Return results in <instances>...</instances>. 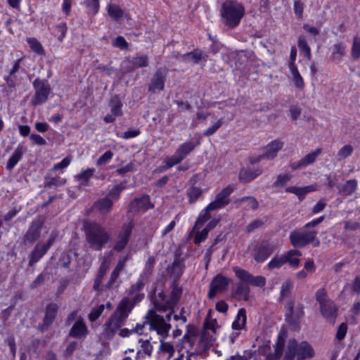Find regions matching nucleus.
Segmentation results:
<instances>
[{
	"label": "nucleus",
	"instance_id": "1",
	"mask_svg": "<svg viewBox=\"0 0 360 360\" xmlns=\"http://www.w3.org/2000/svg\"><path fill=\"white\" fill-rule=\"evenodd\" d=\"M83 229L89 247L94 250H102L105 245L111 240V236L105 228L96 221L90 220L84 221L83 223Z\"/></svg>",
	"mask_w": 360,
	"mask_h": 360
},
{
	"label": "nucleus",
	"instance_id": "2",
	"mask_svg": "<svg viewBox=\"0 0 360 360\" xmlns=\"http://www.w3.org/2000/svg\"><path fill=\"white\" fill-rule=\"evenodd\" d=\"M245 15L243 6L233 0L225 1L220 8L221 21L229 29L237 27Z\"/></svg>",
	"mask_w": 360,
	"mask_h": 360
},
{
	"label": "nucleus",
	"instance_id": "3",
	"mask_svg": "<svg viewBox=\"0 0 360 360\" xmlns=\"http://www.w3.org/2000/svg\"><path fill=\"white\" fill-rule=\"evenodd\" d=\"M315 356V350L309 342L303 340L299 342L295 338H290L282 360H307Z\"/></svg>",
	"mask_w": 360,
	"mask_h": 360
},
{
	"label": "nucleus",
	"instance_id": "4",
	"mask_svg": "<svg viewBox=\"0 0 360 360\" xmlns=\"http://www.w3.org/2000/svg\"><path fill=\"white\" fill-rule=\"evenodd\" d=\"M127 300H122L110 318L105 323V331L108 336L112 337L116 330L121 328L128 317L129 311L125 310Z\"/></svg>",
	"mask_w": 360,
	"mask_h": 360
},
{
	"label": "nucleus",
	"instance_id": "5",
	"mask_svg": "<svg viewBox=\"0 0 360 360\" xmlns=\"http://www.w3.org/2000/svg\"><path fill=\"white\" fill-rule=\"evenodd\" d=\"M316 231H292L290 233L289 239L291 245L295 248H302L309 244L314 248L320 245V240L316 237Z\"/></svg>",
	"mask_w": 360,
	"mask_h": 360
},
{
	"label": "nucleus",
	"instance_id": "6",
	"mask_svg": "<svg viewBox=\"0 0 360 360\" xmlns=\"http://www.w3.org/2000/svg\"><path fill=\"white\" fill-rule=\"evenodd\" d=\"M286 312L285 314V320L293 331L300 330V323L304 315V304H298L295 310H294V304L290 302L286 305Z\"/></svg>",
	"mask_w": 360,
	"mask_h": 360
},
{
	"label": "nucleus",
	"instance_id": "7",
	"mask_svg": "<svg viewBox=\"0 0 360 360\" xmlns=\"http://www.w3.org/2000/svg\"><path fill=\"white\" fill-rule=\"evenodd\" d=\"M45 221L46 217L43 214H39L33 219L22 238V244L31 245L39 239Z\"/></svg>",
	"mask_w": 360,
	"mask_h": 360
},
{
	"label": "nucleus",
	"instance_id": "8",
	"mask_svg": "<svg viewBox=\"0 0 360 360\" xmlns=\"http://www.w3.org/2000/svg\"><path fill=\"white\" fill-rule=\"evenodd\" d=\"M169 278L172 279L173 290L172 292V301L176 303L180 298V288L179 287V278L180 276V254L179 250L175 253V259L171 266L167 267Z\"/></svg>",
	"mask_w": 360,
	"mask_h": 360
},
{
	"label": "nucleus",
	"instance_id": "9",
	"mask_svg": "<svg viewBox=\"0 0 360 360\" xmlns=\"http://www.w3.org/2000/svg\"><path fill=\"white\" fill-rule=\"evenodd\" d=\"M35 90L34 96L31 100L34 106L41 105L46 102L51 92V86L47 79L37 78L32 83Z\"/></svg>",
	"mask_w": 360,
	"mask_h": 360
},
{
	"label": "nucleus",
	"instance_id": "10",
	"mask_svg": "<svg viewBox=\"0 0 360 360\" xmlns=\"http://www.w3.org/2000/svg\"><path fill=\"white\" fill-rule=\"evenodd\" d=\"M58 311V306L56 303L48 304L45 308L44 316L42 323L37 326V329L41 333L48 331L55 321Z\"/></svg>",
	"mask_w": 360,
	"mask_h": 360
},
{
	"label": "nucleus",
	"instance_id": "11",
	"mask_svg": "<svg viewBox=\"0 0 360 360\" xmlns=\"http://www.w3.org/2000/svg\"><path fill=\"white\" fill-rule=\"evenodd\" d=\"M275 245L268 240H262L254 248L253 258L257 263H262L274 252Z\"/></svg>",
	"mask_w": 360,
	"mask_h": 360
},
{
	"label": "nucleus",
	"instance_id": "12",
	"mask_svg": "<svg viewBox=\"0 0 360 360\" xmlns=\"http://www.w3.org/2000/svg\"><path fill=\"white\" fill-rule=\"evenodd\" d=\"M233 192V187L229 185L215 196L214 200L207 205V209L217 210L226 206L230 202L229 195Z\"/></svg>",
	"mask_w": 360,
	"mask_h": 360
},
{
	"label": "nucleus",
	"instance_id": "13",
	"mask_svg": "<svg viewBox=\"0 0 360 360\" xmlns=\"http://www.w3.org/2000/svg\"><path fill=\"white\" fill-rule=\"evenodd\" d=\"M230 280L219 274L215 276L210 283V290L207 297L210 300H212L219 291H225L227 290Z\"/></svg>",
	"mask_w": 360,
	"mask_h": 360
},
{
	"label": "nucleus",
	"instance_id": "14",
	"mask_svg": "<svg viewBox=\"0 0 360 360\" xmlns=\"http://www.w3.org/2000/svg\"><path fill=\"white\" fill-rule=\"evenodd\" d=\"M166 77V70L162 68H158L153 75L150 83L148 85V91L156 93L163 90Z\"/></svg>",
	"mask_w": 360,
	"mask_h": 360
},
{
	"label": "nucleus",
	"instance_id": "15",
	"mask_svg": "<svg viewBox=\"0 0 360 360\" xmlns=\"http://www.w3.org/2000/svg\"><path fill=\"white\" fill-rule=\"evenodd\" d=\"M320 313L327 322L333 326L338 315V307L332 300L323 304V306H320Z\"/></svg>",
	"mask_w": 360,
	"mask_h": 360
},
{
	"label": "nucleus",
	"instance_id": "16",
	"mask_svg": "<svg viewBox=\"0 0 360 360\" xmlns=\"http://www.w3.org/2000/svg\"><path fill=\"white\" fill-rule=\"evenodd\" d=\"M153 205L150 203L149 195H144L141 198L134 199L129 205L128 211L136 214L141 210H148L153 208Z\"/></svg>",
	"mask_w": 360,
	"mask_h": 360
},
{
	"label": "nucleus",
	"instance_id": "17",
	"mask_svg": "<svg viewBox=\"0 0 360 360\" xmlns=\"http://www.w3.org/2000/svg\"><path fill=\"white\" fill-rule=\"evenodd\" d=\"M208 57L207 53L199 49H195L192 51L181 55V61L192 65H196L198 64L201 60L206 62Z\"/></svg>",
	"mask_w": 360,
	"mask_h": 360
},
{
	"label": "nucleus",
	"instance_id": "18",
	"mask_svg": "<svg viewBox=\"0 0 360 360\" xmlns=\"http://www.w3.org/2000/svg\"><path fill=\"white\" fill-rule=\"evenodd\" d=\"M283 146V142L278 140L272 141L262 149L263 156L266 160H273L277 156L278 152L282 149Z\"/></svg>",
	"mask_w": 360,
	"mask_h": 360
},
{
	"label": "nucleus",
	"instance_id": "19",
	"mask_svg": "<svg viewBox=\"0 0 360 360\" xmlns=\"http://www.w3.org/2000/svg\"><path fill=\"white\" fill-rule=\"evenodd\" d=\"M316 188L315 185H309L303 187L292 186L286 188L285 192L296 195L301 202L305 198L307 194L315 191Z\"/></svg>",
	"mask_w": 360,
	"mask_h": 360
},
{
	"label": "nucleus",
	"instance_id": "20",
	"mask_svg": "<svg viewBox=\"0 0 360 360\" xmlns=\"http://www.w3.org/2000/svg\"><path fill=\"white\" fill-rule=\"evenodd\" d=\"M88 333L86 326L82 319L77 320L69 332V337L74 338H82Z\"/></svg>",
	"mask_w": 360,
	"mask_h": 360
},
{
	"label": "nucleus",
	"instance_id": "21",
	"mask_svg": "<svg viewBox=\"0 0 360 360\" xmlns=\"http://www.w3.org/2000/svg\"><path fill=\"white\" fill-rule=\"evenodd\" d=\"M150 316H153L156 321H160V323L162 325H165V321L164 318L160 315L156 314L155 311L153 309H150L148 311V314L145 316V319L147 320V322L150 323L151 330H156L158 334H164L167 333L166 328L164 327L157 328L155 323L151 320Z\"/></svg>",
	"mask_w": 360,
	"mask_h": 360
},
{
	"label": "nucleus",
	"instance_id": "22",
	"mask_svg": "<svg viewBox=\"0 0 360 360\" xmlns=\"http://www.w3.org/2000/svg\"><path fill=\"white\" fill-rule=\"evenodd\" d=\"M261 173L262 170L260 169L253 170L242 168L239 172L238 179L240 182L247 184L255 179Z\"/></svg>",
	"mask_w": 360,
	"mask_h": 360
},
{
	"label": "nucleus",
	"instance_id": "23",
	"mask_svg": "<svg viewBox=\"0 0 360 360\" xmlns=\"http://www.w3.org/2000/svg\"><path fill=\"white\" fill-rule=\"evenodd\" d=\"M47 251L48 250L41 243H37L28 256L29 266H33Z\"/></svg>",
	"mask_w": 360,
	"mask_h": 360
},
{
	"label": "nucleus",
	"instance_id": "24",
	"mask_svg": "<svg viewBox=\"0 0 360 360\" xmlns=\"http://www.w3.org/2000/svg\"><path fill=\"white\" fill-rule=\"evenodd\" d=\"M112 205V200L105 196L96 201L93 205V208L98 210L101 214H108L111 211Z\"/></svg>",
	"mask_w": 360,
	"mask_h": 360
},
{
	"label": "nucleus",
	"instance_id": "25",
	"mask_svg": "<svg viewBox=\"0 0 360 360\" xmlns=\"http://www.w3.org/2000/svg\"><path fill=\"white\" fill-rule=\"evenodd\" d=\"M216 340L214 335L211 334L209 330L202 329L200 335V345L203 352H206L213 345Z\"/></svg>",
	"mask_w": 360,
	"mask_h": 360
},
{
	"label": "nucleus",
	"instance_id": "26",
	"mask_svg": "<svg viewBox=\"0 0 360 360\" xmlns=\"http://www.w3.org/2000/svg\"><path fill=\"white\" fill-rule=\"evenodd\" d=\"M127 63V72L132 71L137 68L146 67L148 65V57L146 56L134 57L131 60H128Z\"/></svg>",
	"mask_w": 360,
	"mask_h": 360
},
{
	"label": "nucleus",
	"instance_id": "27",
	"mask_svg": "<svg viewBox=\"0 0 360 360\" xmlns=\"http://www.w3.org/2000/svg\"><path fill=\"white\" fill-rule=\"evenodd\" d=\"M247 321L246 310L240 308L237 313L235 320L232 323V328L236 330H240L245 328Z\"/></svg>",
	"mask_w": 360,
	"mask_h": 360
},
{
	"label": "nucleus",
	"instance_id": "28",
	"mask_svg": "<svg viewBox=\"0 0 360 360\" xmlns=\"http://www.w3.org/2000/svg\"><path fill=\"white\" fill-rule=\"evenodd\" d=\"M26 151V148L21 146L18 145L17 148L15 150L12 156L9 158L7 162L6 169L9 171L13 169L14 167L17 165L18 161L22 158L23 153Z\"/></svg>",
	"mask_w": 360,
	"mask_h": 360
},
{
	"label": "nucleus",
	"instance_id": "29",
	"mask_svg": "<svg viewBox=\"0 0 360 360\" xmlns=\"http://www.w3.org/2000/svg\"><path fill=\"white\" fill-rule=\"evenodd\" d=\"M186 329V334L181 338V345L188 342L190 346H192L198 334V330L195 326L191 324L187 326Z\"/></svg>",
	"mask_w": 360,
	"mask_h": 360
},
{
	"label": "nucleus",
	"instance_id": "30",
	"mask_svg": "<svg viewBox=\"0 0 360 360\" xmlns=\"http://www.w3.org/2000/svg\"><path fill=\"white\" fill-rule=\"evenodd\" d=\"M134 224L133 219H131L128 223H124L121 231L117 234V239L129 243Z\"/></svg>",
	"mask_w": 360,
	"mask_h": 360
},
{
	"label": "nucleus",
	"instance_id": "31",
	"mask_svg": "<svg viewBox=\"0 0 360 360\" xmlns=\"http://www.w3.org/2000/svg\"><path fill=\"white\" fill-rule=\"evenodd\" d=\"M109 106L110 107V111L114 116L120 117L122 115V103L121 101V99L120 98V96L117 94L114 95L111 98L109 103Z\"/></svg>",
	"mask_w": 360,
	"mask_h": 360
},
{
	"label": "nucleus",
	"instance_id": "32",
	"mask_svg": "<svg viewBox=\"0 0 360 360\" xmlns=\"http://www.w3.org/2000/svg\"><path fill=\"white\" fill-rule=\"evenodd\" d=\"M214 209H207V206L200 212L194 226L193 227V231H195L196 229H199L202 227L208 220L211 219V214L210 212L214 211Z\"/></svg>",
	"mask_w": 360,
	"mask_h": 360
},
{
	"label": "nucleus",
	"instance_id": "33",
	"mask_svg": "<svg viewBox=\"0 0 360 360\" xmlns=\"http://www.w3.org/2000/svg\"><path fill=\"white\" fill-rule=\"evenodd\" d=\"M288 337L287 331L283 328L280 330L278 336L276 344L274 345L275 352L278 353V354L283 355L285 340Z\"/></svg>",
	"mask_w": 360,
	"mask_h": 360
},
{
	"label": "nucleus",
	"instance_id": "34",
	"mask_svg": "<svg viewBox=\"0 0 360 360\" xmlns=\"http://www.w3.org/2000/svg\"><path fill=\"white\" fill-rule=\"evenodd\" d=\"M285 263H288V258L286 255H278L276 254L268 263L267 267L270 270L280 269Z\"/></svg>",
	"mask_w": 360,
	"mask_h": 360
},
{
	"label": "nucleus",
	"instance_id": "35",
	"mask_svg": "<svg viewBox=\"0 0 360 360\" xmlns=\"http://www.w3.org/2000/svg\"><path fill=\"white\" fill-rule=\"evenodd\" d=\"M347 46L343 42H340L333 46V52L331 54V59L336 62H340L342 56L345 54Z\"/></svg>",
	"mask_w": 360,
	"mask_h": 360
},
{
	"label": "nucleus",
	"instance_id": "36",
	"mask_svg": "<svg viewBox=\"0 0 360 360\" xmlns=\"http://www.w3.org/2000/svg\"><path fill=\"white\" fill-rule=\"evenodd\" d=\"M95 172L94 168H88L86 170L76 175V179L81 181L80 186H89V179L93 176Z\"/></svg>",
	"mask_w": 360,
	"mask_h": 360
},
{
	"label": "nucleus",
	"instance_id": "37",
	"mask_svg": "<svg viewBox=\"0 0 360 360\" xmlns=\"http://www.w3.org/2000/svg\"><path fill=\"white\" fill-rule=\"evenodd\" d=\"M108 13L115 21H119L124 14V11L116 4H109L108 6Z\"/></svg>",
	"mask_w": 360,
	"mask_h": 360
},
{
	"label": "nucleus",
	"instance_id": "38",
	"mask_svg": "<svg viewBox=\"0 0 360 360\" xmlns=\"http://www.w3.org/2000/svg\"><path fill=\"white\" fill-rule=\"evenodd\" d=\"M357 187V181L355 179H349L346 181L340 190V193L344 195H351L355 192Z\"/></svg>",
	"mask_w": 360,
	"mask_h": 360
},
{
	"label": "nucleus",
	"instance_id": "39",
	"mask_svg": "<svg viewBox=\"0 0 360 360\" xmlns=\"http://www.w3.org/2000/svg\"><path fill=\"white\" fill-rule=\"evenodd\" d=\"M285 255L288 258L289 265L293 269L298 268L300 264V259L299 258L292 257L294 256H301L302 252L298 250H290L285 252Z\"/></svg>",
	"mask_w": 360,
	"mask_h": 360
},
{
	"label": "nucleus",
	"instance_id": "40",
	"mask_svg": "<svg viewBox=\"0 0 360 360\" xmlns=\"http://www.w3.org/2000/svg\"><path fill=\"white\" fill-rule=\"evenodd\" d=\"M322 153V148H318L314 151L308 153L304 158H302L301 160V163L304 166V167L314 163L317 157Z\"/></svg>",
	"mask_w": 360,
	"mask_h": 360
},
{
	"label": "nucleus",
	"instance_id": "41",
	"mask_svg": "<svg viewBox=\"0 0 360 360\" xmlns=\"http://www.w3.org/2000/svg\"><path fill=\"white\" fill-rule=\"evenodd\" d=\"M66 179L60 177H51L46 176L44 177V186L45 188H51L53 186H61L65 185Z\"/></svg>",
	"mask_w": 360,
	"mask_h": 360
},
{
	"label": "nucleus",
	"instance_id": "42",
	"mask_svg": "<svg viewBox=\"0 0 360 360\" xmlns=\"http://www.w3.org/2000/svg\"><path fill=\"white\" fill-rule=\"evenodd\" d=\"M200 145L198 140L189 141L181 144V160H183L187 155H188L193 149Z\"/></svg>",
	"mask_w": 360,
	"mask_h": 360
},
{
	"label": "nucleus",
	"instance_id": "43",
	"mask_svg": "<svg viewBox=\"0 0 360 360\" xmlns=\"http://www.w3.org/2000/svg\"><path fill=\"white\" fill-rule=\"evenodd\" d=\"M119 276L120 274L117 273L115 271H112L108 281L105 285V288L106 290H111L112 289L118 288L122 283L121 281H117Z\"/></svg>",
	"mask_w": 360,
	"mask_h": 360
},
{
	"label": "nucleus",
	"instance_id": "44",
	"mask_svg": "<svg viewBox=\"0 0 360 360\" xmlns=\"http://www.w3.org/2000/svg\"><path fill=\"white\" fill-rule=\"evenodd\" d=\"M250 290L248 285L239 283L235 291L232 292L231 295L233 297H236L237 295L243 296L245 300H248L249 298Z\"/></svg>",
	"mask_w": 360,
	"mask_h": 360
},
{
	"label": "nucleus",
	"instance_id": "45",
	"mask_svg": "<svg viewBox=\"0 0 360 360\" xmlns=\"http://www.w3.org/2000/svg\"><path fill=\"white\" fill-rule=\"evenodd\" d=\"M236 276L242 281L250 283V280L252 278V274L249 273L248 271L243 269H240L239 267H235L233 269Z\"/></svg>",
	"mask_w": 360,
	"mask_h": 360
},
{
	"label": "nucleus",
	"instance_id": "46",
	"mask_svg": "<svg viewBox=\"0 0 360 360\" xmlns=\"http://www.w3.org/2000/svg\"><path fill=\"white\" fill-rule=\"evenodd\" d=\"M351 55L354 60H357L360 58V37H355L353 39Z\"/></svg>",
	"mask_w": 360,
	"mask_h": 360
},
{
	"label": "nucleus",
	"instance_id": "47",
	"mask_svg": "<svg viewBox=\"0 0 360 360\" xmlns=\"http://www.w3.org/2000/svg\"><path fill=\"white\" fill-rule=\"evenodd\" d=\"M247 202L248 207L253 210H257L259 207V202L254 196H244L236 200V202Z\"/></svg>",
	"mask_w": 360,
	"mask_h": 360
},
{
	"label": "nucleus",
	"instance_id": "48",
	"mask_svg": "<svg viewBox=\"0 0 360 360\" xmlns=\"http://www.w3.org/2000/svg\"><path fill=\"white\" fill-rule=\"evenodd\" d=\"M193 231L195 233L193 239V243L195 245H199L202 242H204L207 239L209 233V231L205 227L202 231L196 229L195 231Z\"/></svg>",
	"mask_w": 360,
	"mask_h": 360
},
{
	"label": "nucleus",
	"instance_id": "49",
	"mask_svg": "<svg viewBox=\"0 0 360 360\" xmlns=\"http://www.w3.org/2000/svg\"><path fill=\"white\" fill-rule=\"evenodd\" d=\"M27 42L30 45V49L37 53V54L41 55L44 53V49L39 41L35 38H29Z\"/></svg>",
	"mask_w": 360,
	"mask_h": 360
},
{
	"label": "nucleus",
	"instance_id": "50",
	"mask_svg": "<svg viewBox=\"0 0 360 360\" xmlns=\"http://www.w3.org/2000/svg\"><path fill=\"white\" fill-rule=\"evenodd\" d=\"M354 151V148L352 145H345L342 147L338 152V160H343L350 156Z\"/></svg>",
	"mask_w": 360,
	"mask_h": 360
},
{
	"label": "nucleus",
	"instance_id": "51",
	"mask_svg": "<svg viewBox=\"0 0 360 360\" xmlns=\"http://www.w3.org/2000/svg\"><path fill=\"white\" fill-rule=\"evenodd\" d=\"M144 297L143 293L136 294L131 300H130L128 297H124L122 300H127V305L125 308V310H129V313L131 309L134 307V306L140 302Z\"/></svg>",
	"mask_w": 360,
	"mask_h": 360
},
{
	"label": "nucleus",
	"instance_id": "52",
	"mask_svg": "<svg viewBox=\"0 0 360 360\" xmlns=\"http://www.w3.org/2000/svg\"><path fill=\"white\" fill-rule=\"evenodd\" d=\"M266 221V217H265V220L257 219L253 220L251 223H250L248 225L245 227V231L248 233H250L253 232L255 230L261 228L264 222Z\"/></svg>",
	"mask_w": 360,
	"mask_h": 360
},
{
	"label": "nucleus",
	"instance_id": "53",
	"mask_svg": "<svg viewBox=\"0 0 360 360\" xmlns=\"http://www.w3.org/2000/svg\"><path fill=\"white\" fill-rule=\"evenodd\" d=\"M304 7L305 5L301 0L294 1L293 10L295 16L298 19H302Z\"/></svg>",
	"mask_w": 360,
	"mask_h": 360
},
{
	"label": "nucleus",
	"instance_id": "54",
	"mask_svg": "<svg viewBox=\"0 0 360 360\" xmlns=\"http://www.w3.org/2000/svg\"><path fill=\"white\" fill-rule=\"evenodd\" d=\"M180 147L176 149V153L174 156L169 157L165 160V168L169 169L180 162Z\"/></svg>",
	"mask_w": 360,
	"mask_h": 360
},
{
	"label": "nucleus",
	"instance_id": "55",
	"mask_svg": "<svg viewBox=\"0 0 360 360\" xmlns=\"http://www.w3.org/2000/svg\"><path fill=\"white\" fill-rule=\"evenodd\" d=\"M316 300L319 303L320 306H323V304L332 301L327 299L326 292L324 288H320L316 291Z\"/></svg>",
	"mask_w": 360,
	"mask_h": 360
},
{
	"label": "nucleus",
	"instance_id": "56",
	"mask_svg": "<svg viewBox=\"0 0 360 360\" xmlns=\"http://www.w3.org/2000/svg\"><path fill=\"white\" fill-rule=\"evenodd\" d=\"M290 179L291 176L290 174H280L278 176L277 179L274 182L273 186L275 188L282 187L285 186Z\"/></svg>",
	"mask_w": 360,
	"mask_h": 360
},
{
	"label": "nucleus",
	"instance_id": "57",
	"mask_svg": "<svg viewBox=\"0 0 360 360\" xmlns=\"http://www.w3.org/2000/svg\"><path fill=\"white\" fill-rule=\"evenodd\" d=\"M105 309L104 304H101L98 307L92 309L90 314H89V319L91 321H96L98 317L101 315Z\"/></svg>",
	"mask_w": 360,
	"mask_h": 360
},
{
	"label": "nucleus",
	"instance_id": "58",
	"mask_svg": "<svg viewBox=\"0 0 360 360\" xmlns=\"http://www.w3.org/2000/svg\"><path fill=\"white\" fill-rule=\"evenodd\" d=\"M125 188L122 184L115 186L107 194V197L117 199L120 193Z\"/></svg>",
	"mask_w": 360,
	"mask_h": 360
},
{
	"label": "nucleus",
	"instance_id": "59",
	"mask_svg": "<svg viewBox=\"0 0 360 360\" xmlns=\"http://www.w3.org/2000/svg\"><path fill=\"white\" fill-rule=\"evenodd\" d=\"M297 46L300 49V53H307L308 51H311L309 46L305 39V37L301 35L298 38Z\"/></svg>",
	"mask_w": 360,
	"mask_h": 360
},
{
	"label": "nucleus",
	"instance_id": "60",
	"mask_svg": "<svg viewBox=\"0 0 360 360\" xmlns=\"http://www.w3.org/2000/svg\"><path fill=\"white\" fill-rule=\"evenodd\" d=\"M347 332V324L345 322L342 323L338 328L335 338L338 341L342 340Z\"/></svg>",
	"mask_w": 360,
	"mask_h": 360
},
{
	"label": "nucleus",
	"instance_id": "61",
	"mask_svg": "<svg viewBox=\"0 0 360 360\" xmlns=\"http://www.w3.org/2000/svg\"><path fill=\"white\" fill-rule=\"evenodd\" d=\"M112 46L121 50H124L128 48L129 44L122 36H118L113 40Z\"/></svg>",
	"mask_w": 360,
	"mask_h": 360
},
{
	"label": "nucleus",
	"instance_id": "62",
	"mask_svg": "<svg viewBox=\"0 0 360 360\" xmlns=\"http://www.w3.org/2000/svg\"><path fill=\"white\" fill-rule=\"evenodd\" d=\"M202 190L200 188L193 187L188 193L189 197V202L191 203L195 202L198 198L201 195Z\"/></svg>",
	"mask_w": 360,
	"mask_h": 360
},
{
	"label": "nucleus",
	"instance_id": "63",
	"mask_svg": "<svg viewBox=\"0 0 360 360\" xmlns=\"http://www.w3.org/2000/svg\"><path fill=\"white\" fill-rule=\"evenodd\" d=\"M77 342L72 341L70 342L66 347L65 349L63 352V356L64 357H70L71 356L77 347Z\"/></svg>",
	"mask_w": 360,
	"mask_h": 360
},
{
	"label": "nucleus",
	"instance_id": "64",
	"mask_svg": "<svg viewBox=\"0 0 360 360\" xmlns=\"http://www.w3.org/2000/svg\"><path fill=\"white\" fill-rule=\"evenodd\" d=\"M245 352L247 354V355L241 356L237 353L235 355L231 356L230 358L227 359L226 360H248L256 354L257 351H245Z\"/></svg>",
	"mask_w": 360,
	"mask_h": 360
}]
</instances>
